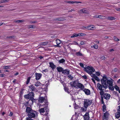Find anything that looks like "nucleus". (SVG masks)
Segmentation results:
<instances>
[{
    "label": "nucleus",
    "mask_w": 120,
    "mask_h": 120,
    "mask_svg": "<svg viewBox=\"0 0 120 120\" xmlns=\"http://www.w3.org/2000/svg\"><path fill=\"white\" fill-rule=\"evenodd\" d=\"M106 75L104 76L103 77L102 79L101 80V82L103 87L106 89L109 86V89L112 91L114 89V88L112 86V82L113 81L112 79L107 80Z\"/></svg>",
    "instance_id": "1"
},
{
    "label": "nucleus",
    "mask_w": 120,
    "mask_h": 120,
    "mask_svg": "<svg viewBox=\"0 0 120 120\" xmlns=\"http://www.w3.org/2000/svg\"><path fill=\"white\" fill-rule=\"evenodd\" d=\"M72 87H75L76 88H79L82 90L84 88L83 85L79 83L78 80H75L71 82L70 83Z\"/></svg>",
    "instance_id": "2"
},
{
    "label": "nucleus",
    "mask_w": 120,
    "mask_h": 120,
    "mask_svg": "<svg viewBox=\"0 0 120 120\" xmlns=\"http://www.w3.org/2000/svg\"><path fill=\"white\" fill-rule=\"evenodd\" d=\"M85 70L86 71L88 74L90 75L91 74H92V75H95L93 73L95 71V70L91 66H88L85 68Z\"/></svg>",
    "instance_id": "3"
},
{
    "label": "nucleus",
    "mask_w": 120,
    "mask_h": 120,
    "mask_svg": "<svg viewBox=\"0 0 120 120\" xmlns=\"http://www.w3.org/2000/svg\"><path fill=\"white\" fill-rule=\"evenodd\" d=\"M34 94L33 92H30L27 94L25 95L24 96V98L26 99H29V101L31 100L33 103V100L34 97Z\"/></svg>",
    "instance_id": "4"
},
{
    "label": "nucleus",
    "mask_w": 120,
    "mask_h": 120,
    "mask_svg": "<svg viewBox=\"0 0 120 120\" xmlns=\"http://www.w3.org/2000/svg\"><path fill=\"white\" fill-rule=\"evenodd\" d=\"M92 103L91 100L89 99H85L84 101V106L87 107L89 105H90Z\"/></svg>",
    "instance_id": "5"
},
{
    "label": "nucleus",
    "mask_w": 120,
    "mask_h": 120,
    "mask_svg": "<svg viewBox=\"0 0 120 120\" xmlns=\"http://www.w3.org/2000/svg\"><path fill=\"white\" fill-rule=\"evenodd\" d=\"M32 112L27 114L28 117L27 118H29L31 119L32 118H34L35 117L36 112L33 110Z\"/></svg>",
    "instance_id": "6"
},
{
    "label": "nucleus",
    "mask_w": 120,
    "mask_h": 120,
    "mask_svg": "<svg viewBox=\"0 0 120 120\" xmlns=\"http://www.w3.org/2000/svg\"><path fill=\"white\" fill-rule=\"evenodd\" d=\"M85 34L83 33H79L78 34H76L74 33L72 34V35L71 36V38H73L74 37H76L79 36H82L85 35Z\"/></svg>",
    "instance_id": "7"
},
{
    "label": "nucleus",
    "mask_w": 120,
    "mask_h": 120,
    "mask_svg": "<svg viewBox=\"0 0 120 120\" xmlns=\"http://www.w3.org/2000/svg\"><path fill=\"white\" fill-rule=\"evenodd\" d=\"M43 97H40L39 98V101L40 103H42L43 102L46 101V99Z\"/></svg>",
    "instance_id": "8"
},
{
    "label": "nucleus",
    "mask_w": 120,
    "mask_h": 120,
    "mask_svg": "<svg viewBox=\"0 0 120 120\" xmlns=\"http://www.w3.org/2000/svg\"><path fill=\"white\" fill-rule=\"evenodd\" d=\"M82 90L84 91L85 94L87 95H89L90 94V90L88 89H86L84 88Z\"/></svg>",
    "instance_id": "9"
},
{
    "label": "nucleus",
    "mask_w": 120,
    "mask_h": 120,
    "mask_svg": "<svg viewBox=\"0 0 120 120\" xmlns=\"http://www.w3.org/2000/svg\"><path fill=\"white\" fill-rule=\"evenodd\" d=\"M70 73V70L68 69L64 70H63L62 74L64 75H69Z\"/></svg>",
    "instance_id": "10"
},
{
    "label": "nucleus",
    "mask_w": 120,
    "mask_h": 120,
    "mask_svg": "<svg viewBox=\"0 0 120 120\" xmlns=\"http://www.w3.org/2000/svg\"><path fill=\"white\" fill-rule=\"evenodd\" d=\"M33 111V110H32L31 108H30V107H26V111L27 113H29L31 112H32Z\"/></svg>",
    "instance_id": "11"
},
{
    "label": "nucleus",
    "mask_w": 120,
    "mask_h": 120,
    "mask_svg": "<svg viewBox=\"0 0 120 120\" xmlns=\"http://www.w3.org/2000/svg\"><path fill=\"white\" fill-rule=\"evenodd\" d=\"M95 17L96 18H99L104 19H107V17L105 16H104L101 15H96L95 16Z\"/></svg>",
    "instance_id": "12"
},
{
    "label": "nucleus",
    "mask_w": 120,
    "mask_h": 120,
    "mask_svg": "<svg viewBox=\"0 0 120 120\" xmlns=\"http://www.w3.org/2000/svg\"><path fill=\"white\" fill-rule=\"evenodd\" d=\"M65 2L69 4H73L74 3H76V4L78 3H82V2H78V1H65Z\"/></svg>",
    "instance_id": "13"
},
{
    "label": "nucleus",
    "mask_w": 120,
    "mask_h": 120,
    "mask_svg": "<svg viewBox=\"0 0 120 120\" xmlns=\"http://www.w3.org/2000/svg\"><path fill=\"white\" fill-rule=\"evenodd\" d=\"M103 97L105 99H109L110 95L108 94L105 93L104 94Z\"/></svg>",
    "instance_id": "14"
},
{
    "label": "nucleus",
    "mask_w": 120,
    "mask_h": 120,
    "mask_svg": "<svg viewBox=\"0 0 120 120\" xmlns=\"http://www.w3.org/2000/svg\"><path fill=\"white\" fill-rule=\"evenodd\" d=\"M49 67H51L52 70H54L56 67V65L52 62H49Z\"/></svg>",
    "instance_id": "15"
},
{
    "label": "nucleus",
    "mask_w": 120,
    "mask_h": 120,
    "mask_svg": "<svg viewBox=\"0 0 120 120\" xmlns=\"http://www.w3.org/2000/svg\"><path fill=\"white\" fill-rule=\"evenodd\" d=\"M84 120H87L89 119V113L86 112L83 116Z\"/></svg>",
    "instance_id": "16"
},
{
    "label": "nucleus",
    "mask_w": 120,
    "mask_h": 120,
    "mask_svg": "<svg viewBox=\"0 0 120 120\" xmlns=\"http://www.w3.org/2000/svg\"><path fill=\"white\" fill-rule=\"evenodd\" d=\"M56 41L57 45L55 46L58 47H60V46L59 45L61 44V42L60 40L59 39H56Z\"/></svg>",
    "instance_id": "17"
},
{
    "label": "nucleus",
    "mask_w": 120,
    "mask_h": 120,
    "mask_svg": "<svg viewBox=\"0 0 120 120\" xmlns=\"http://www.w3.org/2000/svg\"><path fill=\"white\" fill-rule=\"evenodd\" d=\"M109 115V113L108 112H106L104 113V116L103 118V119L104 120L105 119V120H106Z\"/></svg>",
    "instance_id": "18"
},
{
    "label": "nucleus",
    "mask_w": 120,
    "mask_h": 120,
    "mask_svg": "<svg viewBox=\"0 0 120 120\" xmlns=\"http://www.w3.org/2000/svg\"><path fill=\"white\" fill-rule=\"evenodd\" d=\"M57 69L58 72L60 73L61 72L62 73L64 70L63 68L61 67H57Z\"/></svg>",
    "instance_id": "19"
},
{
    "label": "nucleus",
    "mask_w": 120,
    "mask_h": 120,
    "mask_svg": "<svg viewBox=\"0 0 120 120\" xmlns=\"http://www.w3.org/2000/svg\"><path fill=\"white\" fill-rule=\"evenodd\" d=\"M97 87L98 88V89L100 90H103L102 89V87H104L103 86H102L101 85L100 83H98L97 84Z\"/></svg>",
    "instance_id": "20"
},
{
    "label": "nucleus",
    "mask_w": 120,
    "mask_h": 120,
    "mask_svg": "<svg viewBox=\"0 0 120 120\" xmlns=\"http://www.w3.org/2000/svg\"><path fill=\"white\" fill-rule=\"evenodd\" d=\"M80 12H82L83 13H88V11H87L85 8H83L81 9L80 10Z\"/></svg>",
    "instance_id": "21"
},
{
    "label": "nucleus",
    "mask_w": 120,
    "mask_h": 120,
    "mask_svg": "<svg viewBox=\"0 0 120 120\" xmlns=\"http://www.w3.org/2000/svg\"><path fill=\"white\" fill-rule=\"evenodd\" d=\"M87 107H85L84 106V107H82L81 108V110L82 112L86 111L87 110Z\"/></svg>",
    "instance_id": "22"
},
{
    "label": "nucleus",
    "mask_w": 120,
    "mask_h": 120,
    "mask_svg": "<svg viewBox=\"0 0 120 120\" xmlns=\"http://www.w3.org/2000/svg\"><path fill=\"white\" fill-rule=\"evenodd\" d=\"M107 19L108 20H115L116 18L114 17L109 16L107 17Z\"/></svg>",
    "instance_id": "23"
},
{
    "label": "nucleus",
    "mask_w": 120,
    "mask_h": 120,
    "mask_svg": "<svg viewBox=\"0 0 120 120\" xmlns=\"http://www.w3.org/2000/svg\"><path fill=\"white\" fill-rule=\"evenodd\" d=\"M45 108H42L39 109L40 112L41 114V113H43L45 112Z\"/></svg>",
    "instance_id": "24"
},
{
    "label": "nucleus",
    "mask_w": 120,
    "mask_h": 120,
    "mask_svg": "<svg viewBox=\"0 0 120 120\" xmlns=\"http://www.w3.org/2000/svg\"><path fill=\"white\" fill-rule=\"evenodd\" d=\"M30 89H31L32 91H34L35 90V87L33 85H31L30 86Z\"/></svg>",
    "instance_id": "25"
},
{
    "label": "nucleus",
    "mask_w": 120,
    "mask_h": 120,
    "mask_svg": "<svg viewBox=\"0 0 120 120\" xmlns=\"http://www.w3.org/2000/svg\"><path fill=\"white\" fill-rule=\"evenodd\" d=\"M76 55L77 56H82L83 55L80 52H76Z\"/></svg>",
    "instance_id": "26"
},
{
    "label": "nucleus",
    "mask_w": 120,
    "mask_h": 120,
    "mask_svg": "<svg viewBox=\"0 0 120 120\" xmlns=\"http://www.w3.org/2000/svg\"><path fill=\"white\" fill-rule=\"evenodd\" d=\"M91 48H94L95 49H97L98 48V46L97 44H95L94 45L91 46Z\"/></svg>",
    "instance_id": "27"
},
{
    "label": "nucleus",
    "mask_w": 120,
    "mask_h": 120,
    "mask_svg": "<svg viewBox=\"0 0 120 120\" xmlns=\"http://www.w3.org/2000/svg\"><path fill=\"white\" fill-rule=\"evenodd\" d=\"M120 116V113L119 112H117L116 114L115 117L117 118H118Z\"/></svg>",
    "instance_id": "28"
},
{
    "label": "nucleus",
    "mask_w": 120,
    "mask_h": 120,
    "mask_svg": "<svg viewBox=\"0 0 120 120\" xmlns=\"http://www.w3.org/2000/svg\"><path fill=\"white\" fill-rule=\"evenodd\" d=\"M64 18H56V20H57L58 21H63L64 20Z\"/></svg>",
    "instance_id": "29"
},
{
    "label": "nucleus",
    "mask_w": 120,
    "mask_h": 120,
    "mask_svg": "<svg viewBox=\"0 0 120 120\" xmlns=\"http://www.w3.org/2000/svg\"><path fill=\"white\" fill-rule=\"evenodd\" d=\"M65 61L64 59H62L59 61L60 63H62L65 62Z\"/></svg>",
    "instance_id": "30"
},
{
    "label": "nucleus",
    "mask_w": 120,
    "mask_h": 120,
    "mask_svg": "<svg viewBox=\"0 0 120 120\" xmlns=\"http://www.w3.org/2000/svg\"><path fill=\"white\" fill-rule=\"evenodd\" d=\"M93 76H92V77H94V78L96 80L99 81L100 80V79L99 78H98V77L96 76V75H92Z\"/></svg>",
    "instance_id": "31"
},
{
    "label": "nucleus",
    "mask_w": 120,
    "mask_h": 120,
    "mask_svg": "<svg viewBox=\"0 0 120 120\" xmlns=\"http://www.w3.org/2000/svg\"><path fill=\"white\" fill-rule=\"evenodd\" d=\"M3 67V69H9L10 68V66H4Z\"/></svg>",
    "instance_id": "32"
},
{
    "label": "nucleus",
    "mask_w": 120,
    "mask_h": 120,
    "mask_svg": "<svg viewBox=\"0 0 120 120\" xmlns=\"http://www.w3.org/2000/svg\"><path fill=\"white\" fill-rule=\"evenodd\" d=\"M31 77H29L27 79L26 83L27 84H28L30 82V79Z\"/></svg>",
    "instance_id": "33"
},
{
    "label": "nucleus",
    "mask_w": 120,
    "mask_h": 120,
    "mask_svg": "<svg viewBox=\"0 0 120 120\" xmlns=\"http://www.w3.org/2000/svg\"><path fill=\"white\" fill-rule=\"evenodd\" d=\"M64 89L65 91L69 93H70L69 91V90L68 89V88L66 87H64Z\"/></svg>",
    "instance_id": "34"
},
{
    "label": "nucleus",
    "mask_w": 120,
    "mask_h": 120,
    "mask_svg": "<svg viewBox=\"0 0 120 120\" xmlns=\"http://www.w3.org/2000/svg\"><path fill=\"white\" fill-rule=\"evenodd\" d=\"M15 38V37L14 36H7V38H9V39H12V38Z\"/></svg>",
    "instance_id": "35"
},
{
    "label": "nucleus",
    "mask_w": 120,
    "mask_h": 120,
    "mask_svg": "<svg viewBox=\"0 0 120 120\" xmlns=\"http://www.w3.org/2000/svg\"><path fill=\"white\" fill-rule=\"evenodd\" d=\"M40 82H39L38 81L35 84V86H39L40 84Z\"/></svg>",
    "instance_id": "36"
},
{
    "label": "nucleus",
    "mask_w": 120,
    "mask_h": 120,
    "mask_svg": "<svg viewBox=\"0 0 120 120\" xmlns=\"http://www.w3.org/2000/svg\"><path fill=\"white\" fill-rule=\"evenodd\" d=\"M41 75H36V78L37 80H39L41 78Z\"/></svg>",
    "instance_id": "37"
},
{
    "label": "nucleus",
    "mask_w": 120,
    "mask_h": 120,
    "mask_svg": "<svg viewBox=\"0 0 120 120\" xmlns=\"http://www.w3.org/2000/svg\"><path fill=\"white\" fill-rule=\"evenodd\" d=\"M28 27L29 28H34L35 27V26H34V25H30L28 26Z\"/></svg>",
    "instance_id": "38"
},
{
    "label": "nucleus",
    "mask_w": 120,
    "mask_h": 120,
    "mask_svg": "<svg viewBox=\"0 0 120 120\" xmlns=\"http://www.w3.org/2000/svg\"><path fill=\"white\" fill-rule=\"evenodd\" d=\"M8 1V0H3L0 1V3H5Z\"/></svg>",
    "instance_id": "39"
},
{
    "label": "nucleus",
    "mask_w": 120,
    "mask_h": 120,
    "mask_svg": "<svg viewBox=\"0 0 120 120\" xmlns=\"http://www.w3.org/2000/svg\"><path fill=\"white\" fill-rule=\"evenodd\" d=\"M114 40L116 41H118L119 40V39L118 38L114 36Z\"/></svg>",
    "instance_id": "40"
},
{
    "label": "nucleus",
    "mask_w": 120,
    "mask_h": 120,
    "mask_svg": "<svg viewBox=\"0 0 120 120\" xmlns=\"http://www.w3.org/2000/svg\"><path fill=\"white\" fill-rule=\"evenodd\" d=\"M106 108L104 104L103 106V111L104 112H105L106 110Z\"/></svg>",
    "instance_id": "41"
},
{
    "label": "nucleus",
    "mask_w": 120,
    "mask_h": 120,
    "mask_svg": "<svg viewBox=\"0 0 120 120\" xmlns=\"http://www.w3.org/2000/svg\"><path fill=\"white\" fill-rule=\"evenodd\" d=\"M91 25L90 26H87L85 28L86 29L88 30H91Z\"/></svg>",
    "instance_id": "42"
},
{
    "label": "nucleus",
    "mask_w": 120,
    "mask_h": 120,
    "mask_svg": "<svg viewBox=\"0 0 120 120\" xmlns=\"http://www.w3.org/2000/svg\"><path fill=\"white\" fill-rule=\"evenodd\" d=\"M101 91L100 92V94L101 95L103 96V95L104 94V92L103 90H101Z\"/></svg>",
    "instance_id": "43"
},
{
    "label": "nucleus",
    "mask_w": 120,
    "mask_h": 120,
    "mask_svg": "<svg viewBox=\"0 0 120 120\" xmlns=\"http://www.w3.org/2000/svg\"><path fill=\"white\" fill-rule=\"evenodd\" d=\"M101 73L99 71L95 72V73L94 74L95 75H101Z\"/></svg>",
    "instance_id": "44"
},
{
    "label": "nucleus",
    "mask_w": 120,
    "mask_h": 120,
    "mask_svg": "<svg viewBox=\"0 0 120 120\" xmlns=\"http://www.w3.org/2000/svg\"><path fill=\"white\" fill-rule=\"evenodd\" d=\"M24 21L22 20H17L16 21V22L17 23H19V22H23Z\"/></svg>",
    "instance_id": "45"
},
{
    "label": "nucleus",
    "mask_w": 120,
    "mask_h": 120,
    "mask_svg": "<svg viewBox=\"0 0 120 120\" xmlns=\"http://www.w3.org/2000/svg\"><path fill=\"white\" fill-rule=\"evenodd\" d=\"M118 69L117 68H115L114 69H113L112 70V71L114 72H116L118 71Z\"/></svg>",
    "instance_id": "46"
},
{
    "label": "nucleus",
    "mask_w": 120,
    "mask_h": 120,
    "mask_svg": "<svg viewBox=\"0 0 120 120\" xmlns=\"http://www.w3.org/2000/svg\"><path fill=\"white\" fill-rule=\"evenodd\" d=\"M115 88L116 89V90L118 91L119 90V87L117 86H115Z\"/></svg>",
    "instance_id": "47"
},
{
    "label": "nucleus",
    "mask_w": 120,
    "mask_h": 120,
    "mask_svg": "<svg viewBox=\"0 0 120 120\" xmlns=\"http://www.w3.org/2000/svg\"><path fill=\"white\" fill-rule=\"evenodd\" d=\"M68 78L72 80L73 79V77H72L71 75H68Z\"/></svg>",
    "instance_id": "48"
},
{
    "label": "nucleus",
    "mask_w": 120,
    "mask_h": 120,
    "mask_svg": "<svg viewBox=\"0 0 120 120\" xmlns=\"http://www.w3.org/2000/svg\"><path fill=\"white\" fill-rule=\"evenodd\" d=\"M45 108V110H46V112H49V109H48V107L47 106Z\"/></svg>",
    "instance_id": "49"
},
{
    "label": "nucleus",
    "mask_w": 120,
    "mask_h": 120,
    "mask_svg": "<svg viewBox=\"0 0 120 120\" xmlns=\"http://www.w3.org/2000/svg\"><path fill=\"white\" fill-rule=\"evenodd\" d=\"M118 107V109H117V112H118L120 113V106H119Z\"/></svg>",
    "instance_id": "50"
},
{
    "label": "nucleus",
    "mask_w": 120,
    "mask_h": 120,
    "mask_svg": "<svg viewBox=\"0 0 120 120\" xmlns=\"http://www.w3.org/2000/svg\"><path fill=\"white\" fill-rule=\"evenodd\" d=\"M91 30H94V26L93 25H91Z\"/></svg>",
    "instance_id": "51"
},
{
    "label": "nucleus",
    "mask_w": 120,
    "mask_h": 120,
    "mask_svg": "<svg viewBox=\"0 0 120 120\" xmlns=\"http://www.w3.org/2000/svg\"><path fill=\"white\" fill-rule=\"evenodd\" d=\"M48 70L47 69H46L43 70V71L44 72H48Z\"/></svg>",
    "instance_id": "52"
},
{
    "label": "nucleus",
    "mask_w": 120,
    "mask_h": 120,
    "mask_svg": "<svg viewBox=\"0 0 120 120\" xmlns=\"http://www.w3.org/2000/svg\"><path fill=\"white\" fill-rule=\"evenodd\" d=\"M82 77L85 79H86L87 78L86 75H83L82 76Z\"/></svg>",
    "instance_id": "53"
},
{
    "label": "nucleus",
    "mask_w": 120,
    "mask_h": 120,
    "mask_svg": "<svg viewBox=\"0 0 120 120\" xmlns=\"http://www.w3.org/2000/svg\"><path fill=\"white\" fill-rule=\"evenodd\" d=\"M26 120H33V119L30 118H26Z\"/></svg>",
    "instance_id": "54"
},
{
    "label": "nucleus",
    "mask_w": 120,
    "mask_h": 120,
    "mask_svg": "<svg viewBox=\"0 0 120 120\" xmlns=\"http://www.w3.org/2000/svg\"><path fill=\"white\" fill-rule=\"evenodd\" d=\"M72 11H75V10L74 9H71L70 10V11H68V12H71Z\"/></svg>",
    "instance_id": "55"
},
{
    "label": "nucleus",
    "mask_w": 120,
    "mask_h": 120,
    "mask_svg": "<svg viewBox=\"0 0 120 120\" xmlns=\"http://www.w3.org/2000/svg\"><path fill=\"white\" fill-rule=\"evenodd\" d=\"M79 64L80 66H81L82 67H83L84 66L83 64H82V63H80Z\"/></svg>",
    "instance_id": "56"
},
{
    "label": "nucleus",
    "mask_w": 120,
    "mask_h": 120,
    "mask_svg": "<svg viewBox=\"0 0 120 120\" xmlns=\"http://www.w3.org/2000/svg\"><path fill=\"white\" fill-rule=\"evenodd\" d=\"M116 11H120V8H116Z\"/></svg>",
    "instance_id": "57"
},
{
    "label": "nucleus",
    "mask_w": 120,
    "mask_h": 120,
    "mask_svg": "<svg viewBox=\"0 0 120 120\" xmlns=\"http://www.w3.org/2000/svg\"><path fill=\"white\" fill-rule=\"evenodd\" d=\"M35 75H42L40 73H35Z\"/></svg>",
    "instance_id": "58"
},
{
    "label": "nucleus",
    "mask_w": 120,
    "mask_h": 120,
    "mask_svg": "<svg viewBox=\"0 0 120 120\" xmlns=\"http://www.w3.org/2000/svg\"><path fill=\"white\" fill-rule=\"evenodd\" d=\"M12 115H13V113H12V112H10V114L9 115V116H12Z\"/></svg>",
    "instance_id": "59"
},
{
    "label": "nucleus",
    "mask_w": 120,
    "mask_h": 120,
    "mask_svg": "<svg viewBox=\"0 0 120 120\" xmlns=\"http://www.w3.org/2000/svg\"><path fill=\"white\" fill-rule=\"evenodd\" d=\"M37 22L36 21H34L33 22H30L31 23H35Z\"/></svg>",
    "instance_id": "60"
},
{
    "label": "nucleus",
    "mask_w": 120,
    "mask_h": 120,
    "mask_svg": "<svg viewBox=\"0 0 120 120\" xmlns=\"http://www.w3.org/2000/svg\"><path fill=\"white\" fill-rule=\"evenodd\" d=\"M95 42L98 44H99V42L98 41H96Z\"/></svg>",
    "instance_id": "61"
},
{
    "label": "nucleus",
    "mask_w": 120,
    "mask_h": 120,
    "mask_svg": "<svg viewBox=\"0 0 120 120\" xmlns=\"http://www.w3.org/2000/svg\"><path fill=\"white\" fill-rule=\"evenodd\" d=\"M101 58L102 59V60H105V57L104 56H102V57H101Z\"/></svg>",
    "instance_id": "62"
},
{
    "label": "nucleus",
    "mask_w": 120,
    "mask_h": 120,
    "mask_svg": "<svg viewBox=\"0 0 120 120\" xmlns=\"http://www.w3.org/2000/svg\"><path fill=\"white\" fill-rule=\"evenodd\" d=\"M91 80L94 83H95V81L94 79L92 78Z\"/></svg>",
    "instance_id": "63"
},
{
    "label": "nucleus",
    "mask_w": 120,
    "mask_h": 120,
    "mask_svg": "<svg viewBox=\"0 0 120 120\" xmlns=\"http://www.w3.org/2000/svg\"><path fill=\"white\" fill-rule=\"evenodd\" d=\"M117 82L118 83H120V79H119L117 81Z\"/></svg>",
    "instance_id": "64"
}]
</instances>
